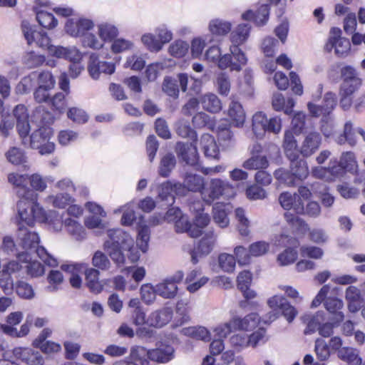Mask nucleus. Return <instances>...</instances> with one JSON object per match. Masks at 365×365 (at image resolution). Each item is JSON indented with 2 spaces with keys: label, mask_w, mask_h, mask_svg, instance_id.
I'll return each instance as SVG.
<instances>
[{
  "label": "nucleus",
  "mask_w": 365,
  "mask_h": 365,
  "mask_svg": "<svg viewBox=\"0 0 365 365\" xmlns=\"http://www.w3.org/2000/svg\"><path fill=\"white\" fill-rule=\"evenodd\" d=\"M13 114L16 120L17 131L24 145L38 149L41 155L50 154L54 151L55 145L49 141L52 134L50 128L40 127L29 135L31 125L26 107L22 104L17 105L13 110Z\"/></svg>",
  "instance_id": "1"
},
{
  "label": "nucleus",
  "mask_w": 365,
  "mask_h": 365,
  "mask_svg": "<svg viewBox=\"0 0 365 365\" xmlns=\"http://www.w3.org/2000/svg\"><path fill=\"white\" fill-rule=\"evenodd\" d=\"M107 234L108 240L103 244L104 250L115 264H123L125 257L122 250L131 248L133 245V238L121 229L108 230Z\"/></svg>",
  "instance_id": "2"
},
{
  "label": "nucleus",
  "mask_w": 365,
  "mask_h": 365,
  "mask_svg": "<svg viewBox=\"0 0 365 365\" xmlns=\"http://www.w3.org/2000/svg\"><path fill=\"white\" fill-rule=\"evenodd\" d=\"M27 195H31L30 200L24 197L17 203L19 218L28 225H34L35 221L43 222L46 219V213L37 203V195L33 192H29Z\"/></svg>",
  "instance_id": "3"
},
{
  "label": "nucleus",
  "mask_w": 365,
  "mask_h": 365,
  "mask_svg": "<svg viewBox=\"0 0 365 365\" xmlns=\"http://www.w3.org/2000/svg\"><path fill=\"white\" fill-rule=\"evenodd\" d=\"M235 195V190L232 185L220 178L211 179L208 186L201 191L202 200L209 205L220 197L230 198Z\"/></svg>",
  "instance_id": "4"
},
{
  "label": "nucleus",
  "mask_w": 365,
  "mask_h": 365,
  "mask_svg": "<svg viewBox=\"0 0 365 365\" xmlns=\"http://www.w3.org/2000/svg\"><path fill=\"white\" fill-rule=\"evenodd\" d=\"M336 126L332 121L324 122L321 127V131L327 138H333L338 145H344L348 143L349 145L354 146L356 140L354 137L353 124L349 120L346 122L341 133H336Z\"/></svg>",
  "instance_id": "5"
},
{
  "label": "nucleus",
  "mask_w": 365,
  "mask_h": 365,
  "mask_svg": "<svg viewBox=\"0 0 365 365\" xmlns=\"http://www.w3.org/2000/svg\"><path fill=\"white\" fill-rule=\"evenodd\" d=\"M298 244L295 238L287 235H280L276 238L275 245L288 247L277 256V262L279 266H288L297 260L298 252L294 247H297Z\"/></svg>",
  "instance_id": "6"
},
{
  "label": "nucleus",
  "mask_w": 365,
  "mask_h": 365,
  "mask_svg": "<svg viewBox=\"0 0 365 365\" xmlns=\"http://www.w3.org/2000/svg\"><path fill=\"white\" fill-rule=\"evenodd\" d=\"M21 30L28 44L36 43L38 46L47 50L48 53L49 47L53 46L50 43V38L46 32L28 22H22Z\"/></svg>",
  "instance_id": "7"
},
{
  "label": "nucleus",
  "mask_w": 365,
  "mask_h": 365,
  "mask_svg": "<svg viewBox=\"0 0 365 365\" xmlns=\"http://www.w3.org/2000/svg\"><path fill=\"white\" fill-rule=\"evenodd\" d=\"M137 349H140L145 352L142 360L149 365L148 359L158 363H167L174 358V349L172 346L161 344L157 348L148 350L143 346H138Z\"/></svg>",
  "instance_id": "8"
},
{
  "label": "nucleus",
  "mask_w": 365,
  "mask_h": 365,
  "mask_svg": "<svg viewBox=\"0 0 365 365\" xmlns=\"http://www.w3.org/2000/svg\"><path fill=\"white\" fill-rule=\"evenodd\" d=\"M217 236L214 232L210 231L197 242V245L190 252V259L194 264L212 251Z\"/></svg>",
  "instance_id": "9"
},
{
  "label": "nucleus",
  "mask_w": 365,
  "mask_h": 365,
  "mask_svg": "<svg viewBox=\"0 0 365 365\" xmlns=\"http://www.w3.org/2000/svg\"><path fill=\"white\" fill-rule=\"evenodd\" d=\"M183 279V273L178 272L175 275L166 278L156 284L157 294L165 299H174L178 292V284Z\"/></svg>",
  "instance_id": "10"
},
{
  "label": "nucleus",
  "mask_w": 365,
  "mask_h": 365,
  "mask_svg": "<svg viewBox=\"0 0 365 365\" xmlns=\"http://www.w3.org/2000/svg\"><path fill=\"white\" fill-rule=\"evenodd\" d=\"M94 27L93 21L87 18H71L65 24V31L73 37H82L86 32L90 31Z\"/></svg>",
  "instance_id": "11"
},
{
  "label": "nucleus",
  "mask_w": 365,
  "mask_h": 365,
  "mask_svg": "<svg viewBox=\"0 0 365 365\" xmlns=\"http://www.w3.org/2000/svg\"><path fill=\"white\" fill-rule=\"evenodd\" d=\"M340 34V30L332 29L325 48L328 51H331L332 48H334L335 53L338 56L344 57L349 54L351 49V43L349 39L341 37Z\"/></svg>",
  "instance_id": "12"
},
{
  "label": "nucleus",
  "mask_w": 365,
  "mask_h": 365,
  "mask_svg": "<svg viewBox=\"0 0 365 365\" xmlns=\"http://www.w3.org/2000/svg\"><path fill=\"white\" fill-rule=\"evenodd\" d=\"M115 66L113 63L100 61L95 53L90 56L88 71L92 78L98 79L101 73L110 75L115 72Z\"/></svg>",
  "instance_id": "13"
},
{
  "label": "nucleus",
  "mask_w": 365,
  "mask_h": 365,
  "mask_svg": "<svg viewBox=\"0 0 365 365\" xmlns=\"http://www.w3.org/2000/svg\"><path fill=\"white\" fill-rule=\"evenodd\" d=\"M173 317L171 307H164L152 312L147 318V324L155 328H161L168 324Z\"/></svg>",
  "instance_id": "14"
},
{
  "label": "nucleus",
  "mask_w": 365,
  "mask_h": 365,
  "mask_svg": "<svg viewBox=\"0 0 365 365\" xmlns=\"http://www.w3.org/2000/svg\"><path fill=\"white\" fill-rule=\"evenodd\" d=\"M19 245L24 250L25 252H31L39 243V237L35 232L29 230L24 227H19L17 233Z\"/></svg>",
  "instance_id": "15"
},
{
  "label": "nucleus",
  "mask_w": 365,
  "mask_h": 365,
  "mask_svg": "<svg viewBox=\"0 0 365 365\" xmlns=\"http://www.w3.org/2000/svg\"><path fill=\"white\" fill-rule=\"evenodd\" d=\"M260 321L257 313H250L244 317L235 316L232 317V324L235 330L250 331L257 327Z\"/></svg>",
  "instance_id": "16"
},
{
  "label": "nucleus",
  "mask_w": 365,
  "mask_h": 365,
  "mask_svg": "<svg viewBox=\"0 0 365 365\" xmlns=\"http://www.w3.org/2000/svg\"><path fill=\"white\" fill-rule=\"evenodd\" d=\"M17 259L26 264V274L31 277H38L44 274L45 269L43 265L36 260H31L30 253L21 252L17 255Z\"/></svg>",
  "instance_id": "17"
},
{
  "label": "nucleus",
  "mask_w": 365,
  "mask_h": 365,
  "mask_svg": "<svg viewBox=\"0 0 365 365\" xmlns=\"http://www.w3.org/2000/svg\"><path fill=\"white\" fill-rule=\"evenodd\" d=\"M321 143L320 134L316 131L310 132L306 135L299 152L304 157L310 156L319 148Z\"/></svg>",
  "instance_id": "18"
},
{
  "label": "nucleus",
  "mask_w": 365,
  "mask_h": 365,
  "mask_svg": "<svg viewBox=\"0 0 365 365\" xmlns=\"http://www.w3.org/2000/svg\"><path fill=\"white\" fill-rule=\"evenodd\" d=\"M49 54L57 58L68 59L73 63L79 62L82 58L81 53L75 46L63 47L53 46V47H49Z\"/></svg>",
  "instance_id": "19"
},
{
  "label": "nucleus",
  "mask_w": 365,
  "mask_h": 365,
  "mask_svg": "<svg viewBox=\"0 0 365 365\" xmlns=\"http://www.w3.org/2000/svg\"><path fill=\"white\" fill-rule=\"evenodd\" d=\"M227 115L232 125L237 128L243 126L246 114L240 103L232 99L228 107Z\"/></svg>",
  "instance_id": "20"
},
{
  "label": "nucleus",
  "mask_w": 365,
  "mask_h": 365,
  "mask_svg": "<svg viewBox=\"0 0 365 365\" xmlns=\"http://www.w3.org/2000/svg\"><path fill=\"white\" fill-rule=\"evenodd\" d=\"M181 188V183L176 182L173 184L170 181H167L161 184L155 182L151 185V189L156 190L158 197L163 200H167L173 192L178 195H182V192L180 191Z\"/></svg>",
  "instance_id": "21"
},
{
  "label": "nucleus",
  "mask_w": 365,
  "mask_h": 365,
  "mask_svg": "<svg viewBox=\"0 0 365 365\" xmlns=\"http://www.w3.org/2000/svg\"><path fill=\"white\" fill-rule=\"evenodd\" d=\"M13 353L16 358L29 365H41L42 363L43 359L41 354L30 348L16 347Z\"/></svg>",
  "instance_id": "22"
},
{
  "label": "nucleus",
  "mask_w": 365,
  "mask_h": 365,
  "mask_svg": "<svg viewBox=\"0 0 365 365\" xmlns=\"http://www.w3.org/2000/svg\"><path fill=\"white\" fill-rule=\"evenodd\" d=\"M203 189H205L203 178L190 173H185L183 184H182V188L180 189L182 195L185 194V190L201 193Z\"/></svg>",
  "instance_id": "23"
},
{
  "label": "nucleus",
  "mask_w": 365,
  "mask_h": 365,
  "mask_svg": "<svg viewBox=\"0 0 365 365\" xmlns=\"http://www.w3.org/2000/svg\"><path fill=\"white\" fill-rule=\"evenodd\" d=\"M345 299L347 301L348 309L355 313L361 309L363 302L361 290L355 286H349L345 291Z\"/></svg>",
  "instance_id": "24"
},
{
  "label": "nucleus",
  "mask_w": 365,
  "mask_h": 365,
  "mask_svg": "<svg viewBox=\"0 0 365 365\" xmlns=\"http://www.w3.org/2000/svg\"><path fill=\"white\" fill-rule=\"evenodd\" d=\"M176 150L187 164L194 165L197 163V153L195 145L192 143H178Z\"/></svg>",
  "instance_id": "25"
},
{
  "label": "nucleus",
  "mask_w": 365,
  "mask_h": 365,
  "mask_svg": "<svg viewBox=\"0 0 365 365\" xmlns=\"http://www.w3.org/2000/svg\"><path fill=\"white\" fill-rule=\"evenodd\" d=\"M324 307L333 315V321L336 323L343 321L344 315L341 311L344 307L342 300L336 297H327L324 301Z\"/></svg>",
  "instance_id": "26"
},
{
  "label": "nucleus",
  "mask_w": 365,
  "mask_h": 365,
  "mask_svg": "<svg viewBox=\"0 0 365 365\" xmlns=\"http://www.w3.org/2000/svg\"><path fill=\"white\" fill-rule=\"evenodd\" d=\"M288 301L282 296L274 295L267 300V305L272 309V312L267 314V319H264L265 323H269L276 320L280 314L283 306L286 305Z\"/></svg>",
  "instance_id": "27"
},
{
  "label": "nucleus",
  "mask_w": 365,
  "mask_h": 365,
  "mask_svg": "<svg viewBox=\"0 0 365 365\" xmlns=\"http://www.w3.org/2000/svg\"><path fill=\"white\" fill-rule=\"evenodd\" d=\"M200 103L204 110L212 113H219L222 108L220 99L212 93H207L201 96Z\"/></svg>",
  "instance_id": "28"
},
{
  "label": "nucleus",
  "mask_w": 365,
  "mask_h": 365,
  "mask_svg": "<svg viewBox=\"0 0 365 365\" xmlns=\"http://www.w3.org/2000/svg\"><path fill=\"white\" fill-rule=\"evenodd\" d=\"M230 209V204L223 203H216L213 207L214 220L222 228L229 225L230 220L227 215Z\"/></svg>",
  "instance_id": "29"
},
{
  "label": "nucleus",
  "mask_w": 365,
  "mask_h": 365,
  "mask_svg": "<svg viewBox=\"0 0 365 365\" xmlns=\"http://www.w3.org/2000/svg\"><path fill=\"white\" fill-rule=\"evenodd\" d=\"M100 272L97 269L88 268L85 271L86 284L91 292L100 293L103 288V284L99 280Z\"/></svg>",
  "instance_id": "30"
},
{
  "label": "nucleus",
  "mask_w": 365,
  "mask_h": 365,
  "mask_svg": "<svg viewBox=\"0 0 365 365\" xmlns=\"http://www.w3.org/2000/svg\"><path fill=\"white\" fill-rule=\"evenodd\" d=\"M200 146L207 157L217 158L219 150L214 138L209 134H203L200 140Z\"/></svg>",
  "instance_id": "31"
},
{
  "label": "nucleus",
  "mask_w": 365,
  "mask_h": 365,
  "mask_svg": "<svg viewBox=\"0 0 365 365\" xmlns=\"http://www.w3.org/2000/svg\"><path fill=\"white\" fill-rule=\"evenodd\" d=\"M250 26L248 24H240L230 35V46H240L245 43L250 36Z\"/></svg>",
  "instance_id": "32"
},
{
  "label": "nucleus",
  "mask_w": 365,
  "mask_h": 365,
  "mask_svg": "<svg viewBox=\"0 0 365 365\" xmlns=\"http://www.w3.org/2000/svg\"><path fill=\"white\" fill-rule=\"evenodd\" d=\"M174 229L177 233L187 232L192 237H197L201 235V230L192 228L188 217L185 214H182L178 221L175 222Z\"/></svg>",
  "instance_id": "33"
},
{
  "label": "nucleus",
  "mask_w": 365,
  "mask_h": 365,
  "mask_svg": "<svg viewBox=\"0 0 365 365\" xmlns=\"http://www.w3.org/2000/svg\"><path fill=\"white\" fill-rule=\"evenodd\" d=\"M269 13L268 6L263 4L259 8L256 14H254L252 10H249L242 14V17L245 20L253 19L258 26H262L267 21Z\"/></svg>",
  "instance_id": "34"
},
{
  "label": "nucleus",
  "mask_w": 365,
  "mask_h": 365,
  "mask_svg": "<svg viewBox=\"0 0 365 365\" xmlns=\"http://www.w3.org/2000/svg\"><path fill=\"white\" fill-rule=\"evenodd\" d=\"M98 34L99 38L103 41H111L118 35V28L113 24L108 22H103L97 25Z\"/></svg>",
  "instance_id": "35"
},
{
  "label": "nucleus",
  "mask_w": 365,
  "mask_h": 365,
  "mask_svg": "<svg viewBox=\"0 0 365 365\" xmlns=\"http://www.w3.org/2000/svg\"><path fill=\"white\" fill-rule=\"evenodd\" d=\"M64 226L67 232L76 240L81 241L86 238V230L77 220L70 217L65 218Z\"/></svg>",
  "instance_id": "36"
},
{
  "label": "nucleus",
  "mask_w": 365,
  "mask_h": 365,
  "mask_svg": "<svg viewBox=\"0 0 365 365\" xmlns=\"http://www.w3.org/2000/svg\"><path fill=\"white\" fill-rule=\"evenodd\" d=\"M283 146L285 154L289 160L299 158L297 140L294 139L292 131H285Z\"/></svg>",
  "instance_id": "37"
},
{
  "label": "nucleus",
  "mask_w": 365,
  "mask_h": 365,
  "mask_svg": "<svg viewBox=\"0 0 365 365\" xmlns=\"http://www.w3.org/2000/svg\"><path fill=\"white\" fill-rule=\"evenodd\" d=\"M339 163L346 171L351 174H356L359 170V165L355 153L351 151L343 152Z\"/></svg>",
  "instance_id": "38"
},
{
  "label": "nucleus",
  "mask_w": 365,
  "mask_h": 365,
  "mask_svg": "<svg viewBox=\"0 0 365 365\" xmlns=\"http://www.w3.org/2000/svg\"><path fill=\"white\" fill-rule=\"evenodd\" d=\"M295 212L300 215H306L311 217H317L321 213V207L316 201H309L306 207L302 200L295 205Z\"/></svg>",
  "instance_id": "39"
},
{
  "label": "nucleus",
  "mask_w": 365,
  "mask_h": 365,
  "mask_svg": "<svg viewBox=\"0 0 365 365\" xmlns=\"http://www.w3.org/2000/svg\"><path fill=\"white\" fill-rule=\"evenodd\" d=\"M230 51L233 62L232 71H240L247 64V58L240 46H230Z\"/></svg>",
  "instance_id": "40"
},
{
  "label": "nucleus",
  "mask_w": 365,
  "mask_h": 365,
  "mask_svg": "<svg viewBox=\"0 0 365 365\" xmlns=\"http://www.w3.org/2000/svg\"><path fill=\"white\" fill-rule=\"evenodd\" d=\"M143 351L136 346L130 349L129 356L125 360L115 361L113 365H146V363L142 360L144 356Z\"/></svg>",
  "instance_id": "41"
},
{
  "label": "nucleus",
  "mask_w": 365,
  "mask_h": 365,
  "mask_svg": "<svg viewBox=\"0 0 365 365\" xmlns=\"http://www.w3.org/2000/svg\"><path fill=\"white\" fill-rule=\"evenodd\" d=\"M266 115L261 112H257L252 117V130L257 138H261L266 132L267 123Z\"/></svg>",
  "instance_id": "42"
},
{
  "label": "nucleus",
  "mask_w": 365,
  "mask_h": 365,
  "mask_svg": "<svg viewBox=\"0 0 365 365\" xmlns=\"http://www.w3.org/2000/svg\"><path fill=\"white\" fill-rule=\"evenodd\" d=\"M138 232L136 240L137 246L143 252H146L148 249V242L150 240L149 228L145 223L140 222L138 225Z\"/></svg>",
  "instance_id": "43"
},
{
  "label": "nucleus",
  "mask_w": 365,
  "mask_h": 365,
  "mask_svg": "<svg viewBox=\"0 0 365 365\" xmlns=\"http://www.w3.org/2000/svg\"><path fill=\"white\" fill-rule=\"evenodd\" d=\"M235 214L237 221V230L240 235L244 237L248 236L250 232V222L245 215V211L241 207H237L235 211Z\"/></svg>",
  "instance_id": "44"
},
{
  "label": "nucleus",
  "mask_w": 365,
  "mask_h": 365,
  "mask_svg": "<svg viewBox=\"0 0 365 365\" xmlns=\"http://www.w3.org/2000/svg\"><path fill=\"white\" fill-rule=\"evenodd\" d=\"M208 28L212 35L225 36L230 31L232 25L230 22L217 19L210 21Z\"/></svg>",
  "instance_id": "45"
},
{
  "label": "nucleus",
  "mask_w": 365,
  "mask_h": 365,
  "mask_svg": "<svg viewBox=\"0 0 365 365\" xmlns=\"http://www.w3.org/2000/svg\"><path fill=\"white\" fill-rule=\"evenodd\" d=\"M290 168L293 175L299 180L305 179L309 175L307 163L304 160L296 158L290 160Z\"/></svg>",
  "instance_id": "46"
},
{
  "label": "nucleus",
  "mask_w": 365,
  "mask_h": 365,
  "mask_svg": "<svg viewBox=\"0 0 365 365\" xmlns=\"http://www.w3.org/2000/svg\"><path fill=\"white\" fill-rule=\"evenodd\" d=\"M269 163L266 156L253 155L243 163L242 166L247 170H261L268 167Z\"/></svg>",
  "instance_id": "47"
},
{
  "label": "nucleus",
  "mask_w": 365,
  "mask_h": 365,
  "mask_svg": "<svg viewBox=\"0 0 365 365\" xmlns=\"http://www.w3.org/2000/svg\"><path fill=\"white\" fill-rule=\"evenodd\" d=\"M217 262L220 268L225 272L232 273L235 269L236 259L232 255L225 252L220 254Z\"/></svg>",
  "instance_id": "48"
},
{
  "label": "nucleus",
  "mask_w": 365,
  "mask_h": 365,
  "mask_svg": "<svg viewBox=\"0 0 365 365\" xmlns=\"http://www.w3.org/2000/svg\"><path fill=\"white\" fill-rule=\"evenodd\" d=\"M182 333L196 339L208 341L211 339L210 331L204 327H192L184 328Z\"/></svg>",
  "instance_id": "49"
},
{
  "label": "nucleus",
  "mask_w": 365,
  "mask_h": 365,
  "mask_svg": "<svg viewBox=\"0 0 365 365\" xmlns=\"http://www.w3.org/2000/svg\"><path fill=\"white\" fill-rule=\"evenodd\" d=\"M215 85L220 95L227 96L231 88V83L229 76L225 73H219L215 79Z\"/></svg>",
  "instance_id": "50"
},
{
  "label": "nucleus",
  "mask_w": 365,
  "mask_h": 365,
  "mask_svg": "<svg viewBox=\"0 0 365 365\" xmlns=\"http://www.w3.org/2000/svg\"><path fill=\"white\" fill-rule=\"evenodd\" d=\"M14 289H15L16 294L22 299H31L35 297L32 286L24 281H17Z\"/></svg>",
  "instance_id": "51"
},
{
  "label": "nucleus",
  "mask_w": 365,
  "mask_h": 365,
  "mask_svg": "<svg viewBox=\"0 0 365 365\" xmlns=\"http://www.w3.org/2000/svg\"><path fill=\"white\" fill-rule=\"evenodd\" d=\"M175 156L171 153L166 154L160 160L158 170L159 175L162 177H168L175 168Z\"/></svg>",
  "instance_id": "52"
},
{
  "label": "nucleus",
  "mask_w": 365,
  "mask_h": 365,
  "mask_svg": "<svg viewBox=\"0 0 365 365\" xmlns=\"http://www.w3.org/2000/svg\"><path fill=\"white\" fill-rule=\"evenodd\" d=\"M6 160L13 165H21L26 162L25 153L19 148L12 147L5 153Z\"/></svg>",
  "instance_id": "53"
},
{
  "label": "nucleus",
  "mask_w": 365,
  "mask_h": 365,
  "mask_svg": "<svg viewBox=\"0 0 365 365\" xmlns=\"http://www.w3.org/2000/svg\"><path fill=\"white\" fill-rule=\"evenodd\" d=\"M279 201L284 210H293L295 212V205L297 202H301L302 200L297 193L292 195L289 192H285L279 195Z\"/></svg>",
  "instance_id": "54"
},
{
  "label": "nucleus",
  "mask_w": 365,
  "mask_h": 365,
  "mask_svg": "<svg viewBox=\"0 0 365 365\" xmlns=\"http://www.w3.org/2000/svg\"><path fill=\"white\" fill-rule=\"evenodd\" d=\"M284 217L287 223L295 232L304 233L309 230L308 225L299 217L289 212H286L284 214Z\"/></svg>",
  "instance_id": "55"
},
{
  "label": "nucleus",
  "mask_w": 365,
  "mask_h": 365,
  "mask_svg": "<svg viewBox=\"0 0 365 365\" xmlns=\"http://www.w3.org/2000/svg\"><path fill=\"white\" fill-rule=\"evenodd\" d=\"M43 222H47L51 229L56 232H59L64 225V219L63 215L58 212L50 211L48 215L46 214V219Z\"/></svg>",
  "instance_id": "56"
},
{
  "label": "nucleus",
  "mask_w": 365,
  "mask_h": 365,
  "mask_svg": "<svg viewBox=\"0 0 365 365\" xmlns=\"http://www.w3.org/2000/svg\"><path fill=\"white\" fill-rule=\"evenodd\" d=\"M22 61L27 68H34L41 66L45 62V57L31 51L26 53Z\"/></svg>",
  "instance_id": "57"
},
{
  "label": "nucleus",
  "mask_w": 365,
  "mask_h": 365,
  "mask_svg": "<svg viewBox=\"0 0 365 365\" xmlns=\"http://www.w3.org/2000/svg\"><path fill=\"white\" fill-rule=\"evenodd\" d=\"M175 312L177 317L179 318V323L177 324V326L182 325L190 321V309L187 301L183 299L179 300L176 304Z\"/></svg>",
  "instance_id": "58"
},
{
  "label": "nucleus",
  "mask_w": 365,
  "mask_h": 365,
  "mask_svg": "<svg viewBox=\"0 0 365 365\" xmlns=\"http://www.w3.org/2000/svg\"><path fill=\"white\" fill-rule=\"evenodd\" d=\"M123 212V216L121 217V223L123 225H130L133 222L135 219V214L133 210V205L130 203L126 204L121 207L115 210L114 213L117 214L119 212Z\"/></svg>",
  "instance_id": "59"
},
{
  "label": "nucleus",
  "mask_w": 365,
  "mask_h": 365,
  "mask_svg": "<svg viewBox=\"0 0 365 365\" xmlns=\"http://www.w3.org/2000/svg\"><path fill=\"white\" fill-rule=\"evenodd\" d=\"M157 286L153 287L151 284H144L141 286L140 292L142 300L146 304H153L156 299Z\"/></svg>",
  "instance_id": "60"
},
{
  "label": "nucleus",
  "mask_w": 365,
  "mask_h": 365,
  "mask_svg": "<svg viewBox=\"0 0 365 365\" xmlns=\"http://www.w3.org/2000/svg\"><path fill=\"white\" fill-rule=\"evenodd\" d=\"M189 47V44L187 42L177 40L170 45L168 52L174 57L180 58L187 53Z\"/></svg>",
  "instance_id": "61"
},
{
  "label": "nucleus",
  "mask_w": 365,
  "mask_h": 365,
  "mask_svg": "<svg viewBox=\"0 0 365 365\" xmlns=\"http://www.w3.org/2000/svg\"><path fill=\"white\" fill-rule=\"evenodd\" d=\"M36 19L40 25L47 29H53L58 24L57 20L52 14L43 10L37 11Z\"/></svg>",
  "instance_id": "62"
},
{
  "label": "nucleus",
  "mask_w": 365,
  "mask_h": 365,
  "mask_svg": "<svg viewBox=\"0 0 365 365\" xmlns=\"http://www.w3.org/2000/svg\"><path fill=\"white\" fill-rule=\"evenodd\" d=\"M92 264L94 267L97 268L98 270H108L111 266V263L107 255L99 250L94 253L92 258Z\"/></svg>",
  "instance_id": "63"
},
{
  "label": "nucleus",
  "mask_w": 365,
  "mask_h": 365,
  "mask_svg": "<svg viewBox=\"0 0 365 365\" xmlns=\"http://www.w3.org/2000/svg\"><path fill=\"white\" fill-rule=\"evenodd\" d=\"M252 257H259L267 254L270 250V245L266 241L255 242L249 245Z\"/></svg>",
  "instance_id": "64"
}]
</instances>
